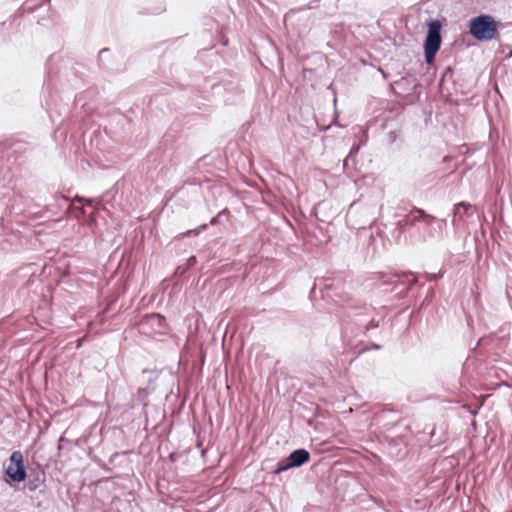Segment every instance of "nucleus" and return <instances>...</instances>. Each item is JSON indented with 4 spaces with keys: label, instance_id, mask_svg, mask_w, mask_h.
Masks as SVG:
<instances>
[{
    "label": "nucleus",
    "instance_id": "6",
    "mask_svg": "<svg viewBox=\"0 0 512 512\" xmlns=\"http://www.w3.org/2000/svg\"><path fill=\"white\" fill-rule=\"evenodd\" d=\"M27 482L25 484L26 488L33 492L39 489L44 481H45V473L44 471H34L27 475Z\"/></svg>",
    "mask_w": 512,
    "mask_h": 512
},
{
    "label": "nucleus",
    "instance_id": "4",
    "mask_svg": "<svg viewBox=\"0 0 512 512\" xmlns=\"http://www.w3.org/2000/svg\"><path fill=\"white\" fill-rule=\"evenodd\" d=\"M310 459V454L306 449L300 448L292 451L288 457L281 460L275 469V474H279L290 468L300 467Z\"/></svg>",
    "mask_w": 512,
    "mask_h": 512
},
{
    "label": "nucleus",
    "instance_id": "2",
    "mask_svg": "<svg viewBox=\"0 0 512 512\" xmlns=\"http://www.w3.org/2000/svg\"><path fill=\"white\" fill-rule=\"evenodd\" d=\"M442 24L439 20H432L428 24V32L424 41L425 61L432 64L441 46Z\"/></svg>",
    "mask_w": 512,
    "mask_h": 512
},
{
    "label": "nucleus",
    "instance_id": "5",
    "mask_svg": "<svg viewBox=\"0 0 512 512\" xmlns=\"http://www.w3.org/2000/svg\"><path fill=\"white\" fill-rule=\"evenodd\" d=\"M476 211V207L467 202H460L454 205L452 225L455 229L461 227L464 220L471 217Z\"/></svg>",
    "mask_w": 512,
    "mask_h": 512
},
{
    "label": "nucleus",
    "instance_id": "15",
    "mask_svg": "<svg viewBox=\"0 0 512 512\" xmlns=\"http://www.w3.org/2000/svg\"><path fill=\"white\" fill-rule=\"evenodd\" d=\"M417 283V279L416 278H413V280L411 281V283L409 284V286L411 287L412 285L416 284Z\"/></svg>",
    "mask_w": 512,
    "mask_h": 512
},
{
    "label": "nucleus",
    "instance_id": "1",
    "mask_svg": "<svg viewBox=\"0 0 512 512\" xmlns=\"http://www.w3.org/2000/svg\"><path fill=\"white\" fill-rule=\"evenodd\" d=\"M469 32L478 41H490L495 38L497 23L492 16L482 14L471 19Z\"/></svg>",
    "mask_w": 512,
    "mask_h": 512
},
{
    "label": "nucleus",
    "instance_id": "8",
    "mask_svg": "<svg viewBox=\"0 0 512 512\" xmlns=\"http://www.w3.org/2000/svg\"><path fill=\"white\" fill-rule=\"evenodd\" d=\"M415 213L417 214L418 221H424L427 225L432 224L435 220V217L427 214L423 209L415 208Z\"/></svg>",
    "mask_w": 512,
    "mask_h": 512
},
{
    "label": "nucleus",
    "instance_id": "7",
    "mask_svg": "<svg viewBox=\"0 0 512 512\" xmlns=\"http://www.w3.org/2000/svg\"><path fill=\"white\" fill-rule=\"evenodd\" d=\"M416 222H418V218L414 209L410 214L404 216L397 222V228L402 232L406 226L415 225Z\"/></svg>",
    "mask_w": 512,
    "mask_h": 512
},
{
    "label": "nucleus",
    "instance_id": "13",
    "mask_svg": "<svg viewBox=\"0 0 512 512\" xmlns=\"http://www.w3.org/2000/svg\"><path fill=\"white\" fill-rule=\"evenodd\" d=\"M85 203H86L87 205L92 206V205H93V203H94V200H92V199H86V200H85Z\"/></svg>",
    "mask_w": 512,
    "mask_h": 512
},
{
    "label": "nucleus",
    "instance_id": "10",
    "mask_svg": "<svg viewBox=\"0 0 512 512\" xmlns=\"http://www.w3.org/2000/svg\"><path fill=\"white\" fill-rule=\"evenodd\" d=\"M424 276L427 281H436L443 276V273L442 272H439L438 274L425 273Z\"/></svg>",
    "mask_w": 512,
    "mask_h": 512
},
{
    "label": "nucleus",
    "instance_id": "11",
    "mask_svg": "<svg viewBox=\"0 0 512 512\" xmlns=\"http://www.w3.org/2000/svg\"><path fill=\"white\" fill-rule=\"evenodd\" d=\"M196 262H197L196 257H195V256H191V257H189V258H188V260H187V266H188V267H191V266L195 265V264H196Z\"/></svg>",
    "mask_w": 512,
    "mask_h": 512
},
{
    "label": "nucleus",
    "instance_id": "17",
    "mask_svg": "<svg viewBox=\"0 0 512 512\" xmlns=\"http://www.w3.org/2000/svg\"><path fill=\"white\" fill-rule=\"evenodd\" d=\"M206 227H207V226H206V224H204V225H202V226L199 228V230H200V229H205Z\"/></svg>",
    "mask_w": 512,
    "mask_h": 512
},
{
    "label": "nucleus",
    "instance_id": "16",
    "mask_svg": "<svg viewBox=\"0 0 512 512\" xmlns=\"http://www.w3.org/2000/svg\"><path fill=\"white\" fill-rule=\"evenodd\" d=\"M216 221H217V220H216V218H212V220H211V224H215V223H216Z\"/></svg>",
    "mask_w": 512,
    "mask_h": 512
},
{
    "label": "nucleus",
    "instance_id": "14",
    "mask_svg": "<svg viewBox=\"0 0 512 512\" xmlns=\"http://www.w3.org/2000/svg\"><path fill=\"white\" fill-rule=\"evenodd\" d=\"M198 232H199V230H189V231H187L186 235H190L192 233L197 234Z\"/></svg>",
    "mask_w": 512,
    "mask_h": 512
},
{
    "label": "nucleus",
    "instance_id": "12",
    "mask_svg": "<svg viewBox=\"0 0 512 512\" xmlns=\"http://www.w3.org/2000/svg\"><path fill=\"white\" fill-rule=\"evenodd\" d=\"M358 150H359V146H353V147L351 148V150H350V155H351V154H354V153H357V152H358Z\"/></svg>",
    "mask_w": 512,
    "mask_h": 512
},
{
    "label": "nucleus",
    "instance_id": "3",
    "mask_svg": "<svg viewBox=\"0 0 512 512\" xmlns=\"http://www.w3.org/2000/svg\"><path fill=\"white\" fill-rule=\"evenodd\" d=\"M9 465L5 469V474L13 481V482H22L27 477L26 468L24 465V458L21 451H14L10 455Z\"/></svg>",
    "mask_w": 512,
    "mask_h": 512
},
{
    "label": "nucleus",
    "instance_id": "9",
    "mask_svg": "<svg viewBox=\"0 0 512 512\" xmlns=\"http://www.w3.org/2000/svg\"><path fill=\"white\" fill-rule=\"evenodd\" d=\"M146 319L151 324L157 325L159 327H162L164 325V322H165V317L160 315V314H157V313H153V314L147 315Z\"/></svg>",
    "mask_w": 512,
    "mask_h": 512
}]
</instances>
